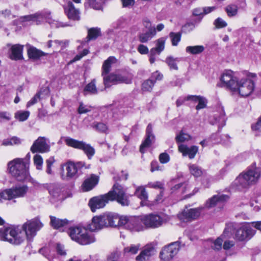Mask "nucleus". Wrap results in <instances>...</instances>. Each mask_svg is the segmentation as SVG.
<instances>
[{
    "label": "nucleus",
    "instance_id": "nucleus-43",
    "mask_svg": "<svg viewBox=\"0 0 261 261\" xmlns=\"http://www.w3.org/2000/svg\"><path fill=\"white\" fill-rule=\"evenodd\" d=\"M189 169L191 174L196 177L200 176L203 173L201 168L195 164L189 165Z\"/></svg>",
    "mask_w": 261,
    "mask_h": 261
},
{
    "label": "nucleus",
    "instance_id": "nucleus-53",
    "mask_svg": "<svg viewBox=\"0 0 261 261\" xmlns=\"http://www.w3.org/2000/svg\"><path fill=\"white\" fill-rule=\"evenodd\" d=\"M128 173L126 172L122 171L120 173L113 177L114 180L117 182L121 180H126L127 179Z\"/></svg>",
    "mask_w": 261,
    "mask_h": 261
},
{
    "label": "nucleus",
    "instance_id": "nucleus-61",
    "mask_svg": "<svg viewBox=\"0 0 261 261\" xmlns=\"http://www.w3.org/2000/svg\"><path fill=\"white\" fill-rule=\"evenodd\" d=\"M170 38L172 45L176 46L180 40V34H170Z\"/></svg>",
    "mask_w": 261,
    "mask_h": 261
},
{
    "label": "nucleus",
    "instance_id": "nucleus-32",
    "mask_svg": "<svg viewBox=\"0 0 261 261\" xmlns=\"http://www.w3.org/2000/svg\"><path fill=\"white\" fill-rule=\"evenodd\" d=\"M98 177L95 175H92L91 176L86 179L83 183L82 186L85 191H88L93 189L98 183Z\"/></svg>",
    "mask_w": 261,
    "mask_h": 261
},
{
    "label": "nucleus",
    "instance_id": "nucleus-23",
    "mask_svg": "<svg viewBox=\"0 0 261 261\" xmlns=\"http://www.w3.org/2000/svg\"><path fill=\"white\" fill-rule=\"evenodd\" d=\"M165 39L161 38L158 40L156 46L155 48L151 49L149 55V62L151 64L154 62L155 60V56L156 54L159 55L164 49Z\"/></svg>",
    "mask_w": 261,
    "mask_h": 261
},
{
    "label": "nucleus",
    "instance_id": "nucleus-31",
    "mask_svg": "<svg viewBox=\"0 0 261 261\" xmlns=\"http://www.w3.org/2000/svg\"><path fill=\"white\" fill-rule=\"evenodd\" d=\"M143 25L146 29V33H155L156 31L161 32L164 28L163 23H160L156 27L152 25L150 20L148 18H145L143 20Z\"/></svg>",
    "mask_w": 261,
    "mask_h": 261
},
{
    "label": "nucleus",
    "instance_id": "nucleus-3",
    "mask_svg": "<svg viewBox=\"0 0 261 261\" xmlns=\"http://www.w3.org/2000/svg\"><path fill=\"white\" fill-rule=\"evenodd\" d=\"M261 175V169L252 164L246 171L241 173L231 184L232 189L241 190L255 184Z\"/></svg>",
    "mask_w": 261,
    "mask_h": 261
},
{
    "label": "nucleus",
    "instance_id": "nucleus-60",
    "mask_svg": "<svg viewBox=\"0 0 261 261\" xmlns=\"http://www.w3.org/2000/svg\"><path fill=\"white\" fill-rule=\"evenodd\" d=\"M32 183L33 185V186L35 188H36L37 190H43V189H47L49 185L47 184H40L38 181L33 180L32 181Z\"/></svg>",
    "mask_w": 261,
    "mask_h": 261
},
{
    "label": "nucleus",
    "instance_id": "nucleus-40",
    "mask_svg": "<svg viewBox=\"0 0 261 261\" xmlns=\"http://www.w3.org/2000/svg\"><path fill=\"white\" fill-rule=\"evenodd\" d=\"M180 61L179 58H174L172 56H169L166 58L165 63L168 65L170 70H177L178 68L177 63Z\"/></svg>",
    "mask_w": 261,
    "mask_h": 261
},
{
    "label": "nucleus",
    "instance_id": "nucleus-26",
    "mask_svg": "<svg viewBox=\"0 0 261 261\" xmlns=\"http://www.w3.org/2000/svg\"><path fill=\"white\" fill-rule=\"evenodd\" d=\"M65 11L69 19L74 20H79L80 19L79 11L75 8L72 2H68L67 7L65 8Z\"/></svg>",
    "mask_w": 261,
    "mask_h": 261
},
{
    "label": "nucleus",
    "instance_id": "nucleus-28",
    "mask_svg": "<svg viewBox=\"0 0 261 261\" xmlns=\"http://www.w3.org/2000/svg\"><path fill=\"white\" fill-rule=\"evenodd\" d=\"M50 224L55 229H60L63 231L64 229H62V228H66L68 226L69 222L66 219H60L51 216H50Z\"/></svg>",
    "mask_w": 261,
    "mask_h": 261
},
{
    "label": "nucleus",
    "instance_id": "nucleus-45",
    "mask_svg": "<svg viewBox=\"0 0 261 261\" xmlns=\"http://www.w3.org/2000/svg\"><path fill=\"white\" fill-rule=\"evenodd\" d=\"M192 16L198 17L194 20L195 23H199L203 17V11L202 8H196L192 10Z\"/></svg>",
    "mask_w": 261,
    "mask_h": 261
},
{
    "label": "nucleus",
    "instance_id": "nucleus-12",
    "mask_svg": "<svg viewBox=\"0 0 261 261\" xmlns=\"http://www.w3.org/2000/svg\"><path fill=\"white\" fill-rule=\"evenodd\" d=\"M255 232L256 231L251 228L250 223L245 222L237 230L236 237L239 241L249 240Z\"/></svg>",
    "mask_w": 261,
    "mask_h": 261
},
{
    "label": "nucleus",
    "instance_id": "nucleus-2",
    "mask_svg": "<svg viewBox=\"0 0 261 261\" xmlns=\"http://www.w3.org/2000/svg\"><path fill=\"white\" fill-rule=\"evenodd\" d=\"M256 75L249 73L245 78L239 80L230 70L225 71L222 74L220 83L217 86L226 87L231 91L237 93L242 97L250 95L255 89Z\"/></svg>",
    "mask_w": 261,
    "mask_h": 261
},
{
    "label": "nucleus",
    "instance_id": "nucleus-1",
    "mask_svg": "<svg viewBox=\"0 0 261 261\" xmlns=\"http://www.w3.org/2000/svg\"><path fill=\"white\" fill-rule=\"evenodd\" d=\"M42 226V223L37 218L28 221L22 226L10 225L0 229V240L18 245L24 241L22 231H24L27 240L31 241Z\"/></svg>",
    "mask_w": 261,
    "mask_h": 261
},
{
    "label": "nucleus",
    "instance_id": "nucleus-7",
    "mask_svg": "<svg viewBox=\"0 0 261 261\" xmlns=\"http://www.w3.org/2000/svg\"><path fill=\"white\" fill-rule=\"evenodd\" d=\"M85 166L84 162H79L74 163L68 162L63 167V171L61 174V178L64 180H69L75 179L79 176V171Z\"/></svg>",
    "mask_w": 261,
    "mask_h": 261
},
{
    "label": "nucleus",
    "instance_id": "nucleus-20",
    "mask_svg": "<svg viewBox=\"0 0 261 261\" xmlns=\"http://www.w3.org/2000/svg\"><path fill=\"white\" fill-rule=\"evenodd\" d=\"M146 138L140 146V151L141 153H144L145 148L149 147L151 143L154 141V136L152 134V127L151 124H149L146 130Z\"/></svg>",
    "mask_w": 261,
    "mask_h": 261
},
{
    "label": "nucleus",
    "instance_id": "nucleus-8",
    "mask_svg": "<svg viewBox=\"0 0 261 261\" xmlns=\"http://www.w3.org/2000/svg\"><path fill=\"white\" fill-rule=\"evenodd\" d=\"M120 226L123 227L133 232L143 230L144 226L142 216H121Z\"/></svg>",
    "mask_w": 261,
    "mask_h": 261
},
{
    "label": "nucleus",
    "instance_id": "nucleus-48",
    "mask_svg": "<svg viewBox=\"0 0 261 261\" xmlns=\"http://www.w3.org/2000/svg\"><path fill=\"white\" fill-rule=\"evenodd\" d=\"M30 115V112L28 111H18L15 114V118L20 121L26 120Z\"/></svg>",
    "mask_w": 261,
    "mask_h": 261
},
{
    "label": "nucleus",
    "instance_id": "nucleus-9",
    "mask_svg": "<svg viewBox=\"0 0 261 261\" xmlns=\"http://www.w3.org/2000/svg\"><path fill=\"white\" fill-rule=\"evenodd\" d=\"M61 139L68 146L83 150L89 159H91L95 154L94 148L85 142L79 141L69 137H63Z\"/></svg>",
    "mask_w": 261,
    "mask_h": 261
},
{
    "label": "nucleus",
    "instance_id": "nucleus-21",
    "mask_svg": "<svg viewBox=\"0 0 261 261\" xmlns=\"http://www.w3.org/2000/svg\"><path fill=\"white\" fill-rule=\"evenodd\" d=\"M178 150L182 153L184 156L188 155L190 159H193L198 150V147L196 146L188 147L184 144H179L178 146Z\"/></svg>",
    "mask_w": 261,
    "mask_h": 261
},
{
    "label": "nucleus",
    "instance_id": "nucleus-39",
    "mask_svg": "<svg viewBox=\"0 0 261 261\" xmlns=\"http://www.w3.org/2000/svg\"><path fill=\"white\" fill-rule=\"evenodd\" d=\"M140 247V244H131L130 245L124 247L123 253L124 255L128 256L136 254L138 252Z\"/></svg>",
    "mask_w": 261,
    "mask_h": 261
},
{
    "label": "nucleus",
    "instance_id": "nucleus-22",
    "mask_svg": "<svg viewBox=\"0 0 261 261\" xmlns=\"http://www.w3.org/2000/svg\"><path fill=\"white\" fill-rule=\"evenodd\" d=\"M228 198V196L223 194L214 195L206 201L205 206L207 208H211L217 205H221Z\"/></svg>",
    "mask_w": 261,
    "mask_h": 261
},
{
    "label": "nucleus",
    "instance_id": "nucleus-11",
    "mask_svg": "<svg viewBox=\"0 0 261 261\" xmlns=\"http://www.w3.org/2000/svg\"><path fill=\"white\" fill-rule=\"evenodd\" d=\"M180 238L177 241L172 242L168 245L165 246L160 252V257L162 260L168 261L172 259L178 253L181 241Z\"/></svg>",
    "mask_w": 261,
    "mask_h": 261
},
{
    "label": "nucleus",
    "instance_id": "nucleus-18",
    "mask_svg": "<svg viewBox=\"0 0 261 261\" xmlns=\"http://www.w3.org/2000/svg\"><path fill=\"white\" fill-rule=\"evenodd\" d=\"M171 191L172 193H186L190 188V186L187 182H184L180 178H177L173 179L171 181Z\"/></svg>",
    "mask_w": 261,
    "mask_h": 261
},
{
    "label": "nucleus",
    "instance_id": "nucleus-17",
    "mask_svg": "<svg viewBox=\"0 0 261 261\" xmlns=\"http://www.w3.org/2000/svg\"><path fill=\"white\" fill-rule=\"evenodd\" d=\"M49 14L37 12L34 14L21 16L18 19V21L22 23L30 21L35 22L37 24H38L44 19L49 18Z\"/></svg>",
    "mask_w": 261,
    "mask_h": 261
},
{
    "label": "nucleus",
    "instance_id": "nucleus-52",
    "mask_svg": "<svg viewBox=\"0 0 261 261\" xmlns=\"http://www.w3.org/2000/svg\"><path fill=\"white\" fill-rule=\"evenodd\" d=\"M92 107L90 106L85 105L83 102H80L77 109L78 113L80 114H85L91 111Z\"/></svg>",
    "mask_w": 261,
    "mask_h": 261
},
{
    "label": "nucleus",
    "instance_id": "nucleus-44",
    "mask_svg": "<svg viewBox=\"0 0 261 261\" xmlns=\"http://www.w3.org/2000/svg\"><path fill=\"white\" fill-rule=\"evenodd\" d=\"M92 126L94 129L100 133H107L108 132L107 125L102 122H94Z\"/></svg>",
    "mask_w": 261,
    "mask_h": 261
},
{
    "label": "nucleus",
    "instance_id": "nucleus-13",
    "mask_svg": "<svg viewBox=\"0 0 261 261\" xmlns=\"http://www.w3.org/2000/svg\"><path fill=\"white\" fill-rule=\"evenodd\" d=\"M142 216L144 228L159 227L162 225L163 222V218L158 215L151 214Z\"/></svg>",
    "mask_w": 261,
    "mask_h": 261
},
{
    "label": "nucleus",
    "instance_id": "nucleus-47",
    "mask_svg": "<svg viewBox=\"0 0 261 261\" xmlns=\"http://www.w3.org/2000/svg\"><path fill=\"white\" fill-rule=\"evenodd\" d=\"M225 11L229 17L234 16L238 13V7L234 4H230L225 8Z\"/></svg>",
    "mask_w": 261,
    "mask_h": 261
},
{
    "label": "nucleus",
    "instance_id": "nucleus-59",
    "mask_svg": "<svg viewBox=\"0 0 261 261\" xmlns=\"http://www.w3.org/2000/svg\"><path fill=\"white\" fill-rule=\"evenodd\" d=\"M223 234L221 237L218 238L214 242V246L213 248L215 250H219L222 248V243L223 242L222 237H223Z\"/></svg>",
    "mask_w": 261,
    "mask_h": 261
},
{
    "label": "nucleus",
    "instance_id": "nucleus-36",
    "mask_svg": "<svg viewBox=\"0 0 261 261\" xmlns=\"http://www.w3.org/2000/svg\"><path fill=\"white\" fill-rule=\"evenodd\" d=\"M188 99H191V100L198 103L196 107V109L197 110L203 109L206 107V101L203 97L200 96L189 95L188 96Z\"/></svg>",
    "mask_w": 261,
    "mask_h": 261
},
{
    "label": "nucleus",
    "instance_id": "nucleus-4",
    "mask_svg": "<svg viewBox=\"0 0 261 261\" xmlns=\"http://www.w3.org/2000/svg\"><path fill=\"white\" fill-rule=\"evenodd\" d=\"M69 234L72 240L82 245H89L96 240L94 235L88 228L81 225L70 227Z\"/></svg>",
    "mask_w": 261,
    "mask_h": 261
},
{
    "label": "nucleus",
    "instance_id": "nucleus-42",
    "mask_svg": "<svg viewBox=\"0 0 261 261\" xmlns=\"http://www.w3.org/2000/svg\"><path fill=\"white\" fill-rule=\"evenodd\" d=\"M204 50V47L203 45L189 46L186 48L187 53L197 55L201 53Z\"/></svg>",
    "mask_w": 261,
    "mask_h": 261
},
{
    "label": "nucleus",
    "instance_id": "nucleus-50",
    "mask_svg": "<svg viewBox=\"0 0 261 261\" xmlns=\"http://www.w3.org/2000/svg\"><path fill=\"white\" fill-rule=\"evenodd\" d=\"M208 140L210 142H212L213 144L219 143H222L224 144L226 143L224 139L222 138L220 136L219 133L213 134Z\"/></svg>",
    "mask_w": 261,
    "mask_h": 261
},
{
    "label": "nucleus",
    "instance_id": "nucleus-62",
    "mask_svg": "<svg viewBox=\"0 0 261 261\" xmlns=\"http://www.w3.org/2000/svg\"><path fill=\"white\" fill-rule=\"evenodd\" d=\"M30 158L31 155L30 153L29 152L27 153L24 158H16L15 159V161L21 162L22 163H23L24 165H25L26 166L29 168Z\"/></svg>",
    "mask_w": 261,
    "mask_h": 261
},
{
    "label": "nucleus",
    "instance_id": "nucleus-10",
    "mask_svg": "<svg viewBox=\"0 0 261 261\" xmlns=\"http://www.w3.org/2000/svg\"><path fill=\"white\" fill-rule=\"evenodd\" d=\"M26 185L17 186L1 192L2 199L11 200L13 198L23 197L28 191Z\"/></svg>",
    "mask_w": 261,
    "mask_h": 261
},
{
    "label": "nucleus",
    "instance_id": "nucleus-54",
    "mask_svg": "<svg viewBox=\"0 0 261 261\" xmlns=\"http://www.w3.org/2000/svg\"><path fill=\"white\" fill-rule=\"evenodd\" d=\"M155 34H140L139 40L142 43L147 42L151 40Z\"/></svg>",
    "mask_w": 261,
    "mask_h": 261
},
{
    "label": "nucleus",
    "instance_id": "nucleus-29",
    "mask_svg": "<svg viewBox=\"0 0 261 261\" xmlns=\"http://www.w3.org/2000/svg\"><path fill=\"white\" fill-rule=\"evenodd\" d=\"M103 222L101 221L99 216H94L92 218L91 222L87 225V228L90 232L98 231L104 228Z\"/></svg>",
    "mask_w": 261,
    "mask_h": 261
},
{
    "label": "nucleus",
    "instance_id": "nucleus-46",
    "mask_svg": "<svg viewBox=\"0 0 261 261\" xmlns=\"http://www.w3.org/2000/svg\"><path fill=\"white\" fill-rule=\"evenodd\" d=\"M191 137L190 135L181 131L176 136L175 141L177 143H180L191 140Z\"/></svg>",
    "mask_w": 261,
    "mask_h": 261
},
{
    "label": "nucleus",
    "instance_id": "nucleus-64",
    "mask_svg": "<svg viewBox=\"0 0 261 261\" xmlns=\"http://www.w3.org/2000/svg\"><path fill=\"white\" fill-rule=\"evenodd\" d=\"M159 160L161 163H167L170 160L169 154L166 152L162 153L159 155Z\"/></svg>",
    "mask_w": 261,
    "mask_h": 261
},
{
    "label": "nucleus",
    "instance_id": "nucleus-55",
    "mask_svg": "<svg viewBox=\"0 0 261 261\" xmlns=\"http://www.w3.org/2000/svg\"><path fill=\"white\" fill-rule=\"evenodd\" d=\"M107 0H95V2L93 3L91 2L89 5L90 6L94 9L99 10L102 8V5Z\"/></svg>",
    "mask_w": 261,
    "mask_h": 261
},
{
    "label": "nucleus",
    "instance_id": "nucleus-15",
    "mask_svg": "<svg viewBox=\"0 0 261 261\" xmlns=\"http://www.w3.org/2000/svg\"><path fill=\"white\" fill-rule=\"evenodd\" d=\"M99 216L101 221L103 222L104 227L120 226L121 217L112 213H106Z\"/></svg>",
    "mask_w": 261,
    "mask_h": 261
},
{
    "label": "nucleus",
    "instance_id": "nucleus-58",
    "mask_svg": "<svg viewBox=\"0 0 261 261\" xmlns=\"http://www.w3.org/2000/svg\"><path fill=\"white\" fill-rule=\"evenodd\" d=\"M122 24V21L118 20L117 21L114 22L111 28L109 29V32L112 33L113 32H117L118 30L121 28V24Z\"/></svg>",
    "mask_w": 261,
    "mask_h": 261
},
{
    "label": "nucleus",
    "instance_id": "nucleus-37",
    "mask_svg": "<svg viewBox=\"0 0 261 261\" xmlns=\"http://www.w3.org/2000/svg\"><path fill=\"white\" fill-rule=\"evenodd\" d=\"M98 92L97 89L96 87V80L93 79L90 83L88 84L85 87L84 90V94H96Z\"/></svg>",
    "mask_w": 261,
    "mask_h": 261
},
{
    "label": "nucleus",
    "instance_id": "nucleus-16",
    "mask_svg": "<svg viewBox=\"0 0 261 261\" xmlns=\"http://www.w3.org/2000/svg\"><path fill=\"white\" fill-rule=\"evenodd\" d=\"M30 149L33 153H45L49 151L50 146L47 144L45 137H39L33 143Z\"/></svg>",
    "mask_w": 261,
    "mask_h": 261
},
{
    "label": "nucleus",
    "instance_id": "nucleus-19",
    "mask_svg": "<svg viewBox=\"0 0 261 261\" xmlns=\"http://www.w3.org/2000/svg\"><path fill=\"white\" fill-rule=\"evenodd\" d=\"M200 214V208H191L184 210L178 214V218L184 222H190L196 219Z\"/></svg>",
    "mask_w": 261,
    "mask_h": 261
},
{
    "label": "nucleus",
    "instance_id": "nucleus-24",
    "mask_svg": "<svg viewBox=\"0 0 261 261\" xmlns=\"http://www.w3.org/2000/svg\"><path fill=\"white\" fill-rule=\"evenodd\" d=\"M103 76V83L106 87L110 86L111 84H116L124 82V78L120 75L111 74L105 75Z\"/></svg>",
    "mask_w": 261,
    "mask_h": 261
},
{
    "label": "nucleus",
    "instance_id": "nucleus-30",
    "mask_svg": "<svg viewBox=\"0 0 261 261\" xmlns=\"http://www.w3.org/2000/svg\"><path fill=\"white\" fill-rule=\"evenodd\" d=\"M135 195L141 200V205L142 206L148 204V194L144 187L140 186L136 187Z\"/></svg>",
    "mask_w": 261,
    "mask_h": 261
},
{
    "label": "nucleus",
    "instance_id": "nucleus-56",
    "mask_svg": "<svg viewBox=\"0 0 261 261\" xmlns=\"http://www.w3.org/2000/svg\"><path fill=\"white\" fill-rule=\"evenodd\" d=\"M41 92H37L35 96L28 102L27 104V107L29 108L31 106L35 104L40 99Z\"/></svg>",
    "mask_w": 261,
    "mask_h": 261
},
{
    "label": "nucleus",
    "instance_id": "nucleus-63",
    "mask_svg": "<svg viewBox=\"0 0 261 261\" xmlns=\"http://www.w3.org/2000/svg\"><path fill=\"white\" fill-rule=\"evenodd\" d=\"M195 27V22H187L182 27V31L190 32L193 30Z\"/></svg>",
    "mask_w": 261,
    "mask_h": 261
},
{
    "label": "nucleus",
    "instance_id": "nucleus-38",
    "mask_svg": "<svg viewBox=\"0 0 261 261\" xmlns=\"http://www.w3.org/2000/svg\"><path fill=\"white\" fill-rule=\"evenodd\" d=\"M47 189L49 194L56 198L59 197L62 191L60 186L56 184H49Z\"/></svg>",
    "mask_w": 261,
    "mask_h": 261
},
{
    "label": "nucleus",
    "instance_id": "nucleus-35",
    "mask_svg": "<svg viewBox=\"0 0 261 261\" xmlns=\"http://www.w3.org/2000/svg\"><path fill=\"white\" fill-rule=\"evenodd\" d=\"M116 59L115 57L111 56L109 57L103 63L102 66V76L108 74L111 70L112 64L115 63Z\"/></svg>",
    "mask_w": 261,
    "mask_h": 261
},
{
    "label": "nucleus",
    "instance_id": "nucleus-49",
    "mask_svg": "<svg viewBox=\"0 0 261 261\" xmlns=\"http://www.w3.org/2000/svg\"><path fill=\"white\" fill-rule=\"evenodd\" d=\"M154 85V82L149 78L142 83V89L144 91H150L152 89Z\"/></svg>",
    "mask_w": 261,
    "mask_h": 261
},
{
    "label": "nucleus",
    "instance_id": "nucleus-25",
    "mask_svg": "<svg viewBox=\"0 0 261 261\" xmlns=\"http://www.w3.org/2000/svg\"><path fill=\"white\" fill-rule=\"evenodd\" d=\"M23 46L15 44L11 46L9 58L12 60H19L22 58Z\"/></svg>",
    "mask_w": 261,
    "mask_h": 261
},
{
    "label": "nucleus",
    "instance_id": "nucleus-57",
    "mask_svg": "<svg viewBox=\"0 0 261 261\" xmlns=\"http://www.w3.org/2000/svg\"><path fill=\"white\" fill-rule=\"evenodd\" d=\"M163 77V75L159 71H156L151 74L150 79L154 82V83L157 81H161Z\"/></svg>",
    "mask_w": 261,
    "mask_h": 261
},
{
    "label": "nucleus",
    "instance_id": "nucleus-27",
    "mask_svg": "<svg viewBox=\"0 0 261 261\" xmlns=\"http://www.w3.org/2000/svg\"><path fill=\"white\" fill-rule=\"evenodd\" d=\"M28 55L30 59L33 61H37L39 60L42 57L46 56L47 54L34 46H30L28 49Z\"/></svg>",
    "mask_w": 261,
    "mask_h": 261
},
{
    "label": "nucleus",
    "instance_id": "nucleus-5",
    "mask_svg": "<svg viewBox=\"0 0 261 261\" xmlns=\"http://www.w3.org/2000/svg\"><path fill=\"white\" fill-rule=\"evenodd\" d=\"M127 188L115 183L111 191L107 194L110 201H116L122 206H128L129 204L130 195L127 193Z\"/></svg>",
    "mask_w": 261,
    "mask_h": 261
},
{
    "label": "nucleus",
    "instance_id": "nucleus-51",
    "mask_svg": "<svg viewBox=\"0 0 261 261\" xmlns=\"http://www.w3.org/2000/svg\"><path fill=\"white\" fill-rule=\"evenodd\" d=\"M34 163L37 170H41L42 168L43 159L40 155L36 154L33 158Z\"/></svg>",
    "mask_w": 261,
    "mask_h": 261
},
{
    "label": "nucleus",
    "instance_id": "nucleus-6",
    "mask_svg": "<svg viewBox=\"0 0 261 261\" xmlns=\"http://www.w3.org/2000/svg\"><path fill=\"white\" fill-rule=\"evenodd\" d=\"M9 172L18 181H22L30 176L29 168L21 162L15 161V159L8 163Z\"/></svg>",
    "mask_w": 261,
    "mask_h": 261
},
{
    "label": "nucleus",
    "instance_id": "nucleus-33",
    "mask_svg": "<svg viewBox=\"0 0 261 261\" xmlns=\"http://www.w3.org/2000/svg\"><path fill=\"white\" fill-rule=\"evenodd\" d=\"M153 251V247L151 245H146L144 249L136 257L137 261H145L151 256Z\"/></svg>",
    "mask_w": 261,
    "mask_h": 261
},
{
    "label": "nucleus",
    "instance_id": "nucleus-34",
    "mask_svg": "<svg viewBox=\"0 0 261 261\" xmlns=\"http://www.w3.org/2000/svg\"><path fill=\"white\" fill-rule=\"evenodd\" d=\"M218 109L220 112V114L219 116L217 114H215L214 118L215 122L218 124V127L220 128V127H222L225 125L226 118L223 107L219 106Z\"/></svg>",
    "mask_w": 261,
    "mask_h": 261
},
{
    "label": "nucleus",
    "instance_id": "nucleus-14",
    "mask_svg": "<svg viewBox=\"0 0 261 261\" xmlns=\"http://www.w3.org/2000/svg\"><path fill=\"white\" fill-rule=\"evenodd\" d=\"M110 200L107 194H106L91 198L88 205L92 212H95L97 209L103 207Z\"/></svg>",
    "mask_w": 261,
    "mask_h": 261
},
{
    "label": "nucleus",
    "instance_id": "nucleus-41",
    "mask_svg": "<svg viewBox=\"0 0 261 261\" xmlns=\"http://www.w3.org/2000/svg\"><path fill=\"white\" fill-rule=\"evenodd\" d=\"M21 140L17 137H13L10 138L4 139L2 145L3 146H12L14 145H19L21 144Z\"/></svg>",
    "mask_w": 261,
    "mask_h": 261
}]
</instances>
